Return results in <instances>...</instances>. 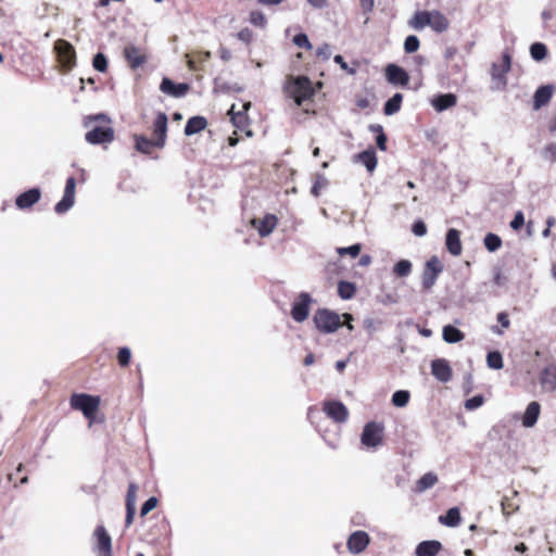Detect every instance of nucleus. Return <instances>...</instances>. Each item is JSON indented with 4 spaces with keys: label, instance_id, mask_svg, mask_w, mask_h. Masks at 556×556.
Masks as SVG:
<instances>
[{
    "label": "nucleus",
    "instance_id": "obj_42",
    "mask_svg": "<svg viewBox=\"0 0 556 556\" xmlns=\"http://www.w3.org/2000/svg\"><path fill=\"white\" fill-rule=\"evenodd\" d=\"M486 364L492 369H502L504 366L503 356L498 351H491L486 355Z\"/></svg>",
    "mask_w": 556,
    "mask_h": 556
},
{
    "label": "nucleus",
    "instance_id": "obj_30",
    "mask_svg": "<svg viewBox=\"0 0 556 556\" xmlns=\"http://www.w3.org/2000/svg\"><path fill=\"white\" fill-rule=\"evenodd\" d=\"M442 338L446 343H458L464 340L465 334L453 325H446L442 330Z\"/></svg>",
    "mask_w": 556,
    "mask_h": 556
},
{
    "label": "nucleus",
    "instance_id": "obj_3",
    "mask_svg": "<svg viewBox=\"0 0 556 556\" xmlns=\"http://www.w3.org/2000/svg\"><path fill=\"white\" fill-rule=\"evenodd\" d=\"M313 323L324 334L333 333L342 326L341 316L329 308H318L313 316Z\"/></svg>",
    "mask_w": 556,
    "mask_h": 556
},
{
    "label": "nucleus",
    "instance_id": "obj_43",
    "mask_svg": "<svg viewBox=\"0 0 556 556\" xmlns=\"http://www.w3.org/2000/svg\"><path fill=\"white\" fill-rule=\"evenodd\" d=\"M92 66L96 71L104 73L108 70V59L104 53L98 52L92 60Z\"/></svg>",
    "mask_w": 556,
    "mask_h": 556
},
{
    "label": "nucleus",
    "instance_id": "obj_52",
    "mask_svg": "<svg viewBox=\"0 0 556 556\" xmlns=\"http://www.w3.org/2000/svg\"><path fill=\"white\" fill-rule=\"evenodd\" d=\"M361 250H362V247L359 243H355V244H352L350 247H346V248H339L337 251L340 255H351L352 257H356L359 255L361 253Z\"/></svg>",
    "mask_w": 556,
    "mask_h": 556
},
{
    "label": "nucleus",
    "instance_id": "obj_10",
    "mask_svg": "<svg viewBox=\"0 0 556 556\" xmlns=\"http://www.w3.org/2000/svg\"><path fill=\"white\" fill-rule=\"evenodd\" d=\"M75 188L76 179L74 177H68L66 179L63 197L54 206L56 214H65L73 207L75 203Z\"/></svg>",
    "mask_w": 556,
    "mask_h": 556
},
{
    "label": "nucleus",
    "instance_id": "obj_60",
    "mask_svg": "<svg viewBox=\"0 0 556 556\" xmlns=\"http://www.w3.org/2000/svg\"><path fill=\"white\" fill-rule=\"evenodd\" d=\"M376 144L381 151L387 150V136H386L384 131L377 135Z\"/></svg>",
    "mask_w": 556,
    "mask_h": 556
},
{
    "label": "nucleus",
    "instance_id": "obj_6",
    "mask_svg": "<svg viewBox=\"0 0 556 556\" xmlns=\"http://www.w3.org/2000/svg\"><path fill=\"white\" fill-rule=\"evenodd\" d=\"M314 302L308 292H301L291 305V317L296 323H303L307 319L311 311V304Z\"/></svg>",
    "mask_w": 556,
    "mask_h": 556
},
{
    "label": "nucleus",
    "instance_id": "obj_23",
    "mask_svg": "<svg viewBox=\"0 0 556 556\" xmlns=\"http://www.w3.org/2000/svg\"><path fill=\"white\" fill-rule=\"evenodd\" d=\"M540 383L545 391L553 392L556 390V365H547L540 375Z\"/></svg>",
    "mask_w": 556,
    "mask_h": 556
},
{
    "label": "nucleus",
    "instance_id": "obj_41",
    "mask_svg": "<svg viewBox=\"0 0 556 556\" xmlns=\"http://www.w3.org/2000/svg\"><path fill=\"white\" fill-rule=\"evenodd\" d=\"M410 399V393L407 390H397L392 394L391 402L395 407H405Z\"/></svg>",
    "mask_w": 556,
    "mask_h": 556
},
{
    "label": "nucleus",
    "instance_id": "obj_36",
    "mask_svg": "<svg viewBox=\"0 0 556 556\" xmlns=\"http://www.w3.org/2000/svg\"><path fill=\"white\" fill-rule=\"evenodd\" d=\"M430 11H417L409 21V26L414 29L420 30L429 26Z\"/></svg>",
    "mask_w": 556,
    "mask_h": 556
},
{
    "label": "nucleus",
    "instance_id": "obj_25",
    "mask_svg": "<svg viewBox=\"0 0 556 556\" xmlns=\"http://www.w3.org/2000/svg\"><path fill=\"white\" fill-rule=\"evenodd\" d=\"M457 102V98L454 93H440L432 98L431 104L438 112H443L454 106Z\"/></svg>",
    "mask_w": 556,
    "mask_h": 556
},
{
    "label": "nucleus",
    "instance_id": "obj_32",
    "mask_svg": "<svg viewBox=\"0 0 556 556\" xmlns=\"http://www.w3.org/2000/svg\"><path fill=\"white\" fill-rule=\"evenodd\" d=\"M460 510L458 507L450 508L445 515L439 517V522L446 527H457L460 523Z\"/></svg>",
    "mask_w": 556,
    "mask_h": 556
},
{
    "label": "nucleus",
    "instance_id": "obj_64",
    "mask_svg": "<svg viewBox=\"0 0 556 556\" xmlns=\"http://www.w3.org/2000/svg\"><path fill=\"white\" fill-rule=\"evenodd\" d=\"M361 7L364 11V13L371 12L374 9L375 0H359Z\"/></svg>",
    "mask_w": 556,
    "mask_h": 556
},
{
    "label": "nucleus",
    "instance_id": "obj_24",
    "mask_svg": "<svg viewBox=\"0 0 556 556\" xmlns=\"http://www.w3.org/2000/svg\"><path fill=\"white\" fill-rule=\"evenodd\" d=\"M442 549V544L437 540L420 542L415 548V556H437Z\"/></svg>",
    "mask_w": 556,
    "mask_h": 556
},
{
    "label": "nucleus",
    "instance_id": "obj_16",
    "mask_svg": "<svg viewBox=\"0 0 556 556\" xmlns=\"http://www.w3.org/2000/svg\"><path fill=\"white\" fill-rule=\"evenodd\" d=\"M278 224V218L274 214H266L261 219H253L252 225L256 228L260 237H268Z\"/></svg>",
    "mask_w": 556,
    "mask_h": 556
},
{
    "label": "nucleus",
    "instance_id": "obj_40",
    "mask_svg": "<svg viewBox=\"0 0 556 556\" xmlns=\"http://www.w3.org/2000/svg\"><path fill=\"white\" fill-rule=\"evenodd\" d=\"M484 247L489 252H495L502 247V239L493 232H489L484 237Z\"/></svg>",
    "mask_w": 556,
    "mask_h": 556
},
{
    "label": "nucleus",
    "instance_id": "obj_15",
    "mask_svg": "<svg viewBox=\"0 0 556 556\" xmlns=\"http://www.w3.org/2000/svg\"><path fill=\"white\" fill-rule=\"evenodd\" d=\"M160 90L174 98L185 97L189 90V85L186 83H174L170 78L164 77L160 85Z\"/></svg>",
    "mask_w": 556,
    "mask_h": 556
},
{
    "label": "nucleus",
    "instance_id": "obj_22",
    "mask_svg": "<svg viewBox=\"0 0 556 556\" xmlns=\"http://www.w3.org/2000/svg\"><path fill=\"white\" fill-rule=\"evenodd\" d=\"M553 91V85L540 86L533 94V110L538 111L542 106L546 105L552 99Z\"/></svg>",
    "mask_w": 556,
    "mask_h": 556
},
{
    "label": "nucleus",
    "instance_id": "obj_29",
    "mask_svg": "<svg viewBox=\"0 0 556 556\" xmlns=\"http://www.w3.org/2000/svg\"><path fill=\"white\" fill-rule=\"evenodd\" d=\"M355 157L366 167L369 173H372L377 167V156L374 148L358 153Z\"/></svg>",
    "mask_w": 556,
    "mask_h": 556
},
{
    "label": "nucleus",
    "instance_id": "obj_38",
    "mask_svg": "<svg viewBox=\"0 0 556 556\" xmlns=\"http://www.w3.org/2000/svg\"><path fill=\"white\" fill-rule=\"evenodd\" d=\"M413 264L408 260H400L395 263L393 266V274L399 278H405L408 277L412 273Z\"/></svg>",
    "mask_w": 556,
    "mask_h": 556
},
{
    "label": "nucleus",
    "instance_id": "obj_62",
    "mask_svg": "<svg viewBox=\"0 0 556 556\" xmlns=\"http://www.w3.org/2000/svg\"><path fill=\"white\" fill-rule=\"evenodd\" d=\"M458 53V50L456 47H447L444 51V59L445 61H452Z\"/></svg>",
    "mask_w": 556,
    "mask_h": 556
},
{
    "label": "nucleus",
    "instance_id": "obj_37",
    "mask_svg": "<svg viewBox=\"0 0 556 556\" xmlns=\"http://www.w3.org/2000/svg\"><path fill=\"white\" fill-rule=\"evenodd\" d=\"M356 293V286L353 282L341 280L338 283V294L342 300H350Z\"/></svg>",
    "mask_w": 556,
    "mask_h": 556
},
{
    "label": "nucleus",
    "instance_id": "obj_19",
    "mask_svg": "<svg viewBox=\"0 0 556 556\" xmlns=\"http://www.w3.org/2000/svg\"><path fill=\"white\" fill-rule=\"evenodd\" d=\"M502 64L498 65L496 63L492 64V78L495 80H501L504 85H506L505 75L510 71L511 67V55L508 51H504L502 54Z\"/></svg>",
    "mask_w": 556,
    "mask_h": 556
},
{
    "label": "nucleus",
    "instance_id": "obj_56",
    "mask_svg": "<svg viewBox=\"0 0 556 556\" xmlns=\"http://www.w3.org/2000/svg\"><path fill=\"white\" fill-rule=\"evenodd\" d=\"M237 37L242 42L249 45L253 39V33L250 28L245 27L237 34Z\"/></svg>",
    "mask_w": 556,
    "mask_h": 556
},
{
    "label": "nucleus",
    "instance_id": "obj_21",
    "mask_svg": "<svg viewBox=\"0 0 556 556\" xmlns=\"http://www.w3.org/2000/svg\"><path fill=\"white\" fill-rule=\"evenodd\" d=\"M445 247L450 254L458 256L462 253L463 247L460 241V232L455 228H450L445 236Z\"/></svg>",
    "mask_w": 556,
    "mask_h": 556
},
{
    "label": "nucleus",
    "instance_id": "obj_4",
    "mask_svg": "<svg viewBox=\"0 0 556 556\" xmlns=\"http://www.w3.org/2000/svg\"><path fill=\"white\" fill-rule=\"evenodd\" d=\"M70 404L73 409L81 412L91 424L99 409L100 397L87 393H74L70 399Z\"/></svg>",
    "mask_w": 556,
    "mask_h": 556
},
{
    "label": "nucleus",
    "instance_id": "obj_7",
    "mask_svg": "<svg viewBox=\"0 0 556 556\" xmlns=\"http://www.w3.org/2000/svg\"><path fill=\"white\" fill-rule=\"evenodd\" d=\"M58 61L61 66L70 71L76 65V52L74 47L64 39H59L54 43Z\"/></svg>",
    "mask_w": 556,
    "mask_h": 556
},
{
    "label": "nucleus",
    "instance_id": "obj_63",
    "mask_svg": "<svg viewBox=\"0 0 556 556\" xmlns=\"http://www.w3.org/2000/svg\"><path fill=\"white\" fill-rule=\"evenodd\" d=\"M135 515H136V508H126V517H125L126 527H129L132 523Z\"/></svg>",
    "mask_w": 556,
    "mask_h": 556
},
{
    "label": "nucleus",
    "instance_id": "obj_48",
    "mask_svg": "<svg viewBox=\"0 0 556 556\" xmlns=\"http://www.w3.org/2000/svg\"><path fill=\"white\" fill-rule=\"evenodd\" d=\"M542 157L548 162H556V142H551L542 149Z\"/></svg>",
    "mask_w": 556,
    "mask_h": 556
},
{
    "label": "nucleus",
    "instance_id": "obj_12",
    "mask_svg": "<svg viewBox=\"0 0 556 556\" xmlns=\"http://www.w3.org/2000/svg\"><path fill=\"white\" fill-rule=\"evenodd\" d=\"M386 78L394 86H406L409 81V75L407 72L403 67L393 63L387 65Z\"/></svg>",
    "mask_w": 556,
    "mask_h": 556
},
{
    "label": "nucleus",
    "instance_id": "obj_33",
    "mask_svg": "<svg viewBox=\"0 0 556 556\" xmlns=\"http://www.w3.org/2000/svg\"><path fill=\"white\" fill-rule=\"evenodd\" d=\"M250 108H251V102H247L243 104V111L235 112V105H232L229 109L228 115L230 116V119L235 127L243 128L245 126L247 116H245L244 112L248 111Z\"/></svg>",
    "mask_w": 556,
    "mask_h": 556
},
{
    "label": "nucleus",
    "instance_id": "obj_55",
    "mask_svg": "<svg viewBox=\"0 0 556 556\" xmlns=\"http://www.w3.org/2000/svg\"><path fill=\"white\" fill-rule=\"evenodd\" d=\"M525 224V215L521 211L516 212L514 218L511 219L509 226L514 230H519Z\"/></svg>",
    "mask_w": 556,
    "mask_h": 556
},
{
    "label": "nucleus",
    "instance_id": "obj_27",
    "mask_svg": "<svg viewBox=\"0 0 556 556\" xmlns=\"http://www.w3.org/2000/svg\"><path fill=\"white\" fill-rule=\"evenodd\" d=\"M429 27L438 34L444 33L450 27V21L440 11H430Z\"/></svg>",
    "mask_w": 556,
    "mask_h": 556
},
{
    "label": "nucleus",
    "instance_id": "obj_39",
    "mask_svg": "<svg viewBox=\"0 0 556 556\" xmlns=\"http://www.w3.org/2000/svg\"><path fill=\"white\" fill-rule=\"evenodd\" d=\"M529 51H530L531 58L536 62L543 61L547 56V52H548L546 45L543 42H540V41L533 42L530 46Z\"/></svg>",
    "mask_w": 556,
    "mask_h": 556
},
{
    "label": "nucleus",
    "instance_id": "obj_61",
    "mask_svg": "<svg viewBox=\"0 0 556 556\" xmlns=\"http://www.w3.org/2000/svg\"><path fill=\"white\" fill-rule=\"evenodd\" d=\"M493 282H494V285H496L498 287H503L507 283V278L502 275L501 270H497L494 274Z\"/></svg>",
    "mask_w": 556,
    "mask_h": 556
},
{
    "label": "nucleus",
    "instance_id": "obj_8",
    "mask_svg": "<svg viewBox=\"0 0 556 556\" xmlns=\"http://www.w3.org/2000/svg\"><path fill=\"white\" fill-rule=\"evenodd\" d=\"M443 271V265L437 256H431L425 265L421 276V286L425 290H430L437 282L438 277Z\"/></svg>",
    "mask_w": 556,
    "mask_h": 556
},
{
    "label": "nucleus",
    "instance_id": "obj_14",
    "mask_svg": "<svg viewBox=\"0 0 556 556\" xmlns=\"http://www.w3.org/2000/svg\"><path fill=\"white\" fill-rule=\"evenodd\" d=\"M431 374L440 382H448L452 379L453 371L448 362L444 358H435L431 362Z\"/></svg>",
    "mask_w": 556,
    "mask_h": 556
},
{
    "label": "nucleus",
    "instance_id": "obj_11",
    "mask_svg": "<svg viewBox=\"0 0 556 556\" xmlns=\"http://www.w3.org/2000/svg\"><path fill=\"white\" fill-rule=\"evenodd\" d=\"M167 115L163 112H159L153 122V134L155 137L156 148L162 149L165 147L167 138Z\"/></svg>",
    "mask_w": 556,
    "mask_h": 556
},
{
    "label": "nucleus",
    "instance_id": "obj_1",
    "mask_svg": "<svg viewBox=\"0 0 556 556\" xmlns=\"http://www.w3.org/2000/svg\"><path fill=\"white\" fill-rule=\"evenodd\" d=\"M83 124L88 129L85 140L89 144H106L114 140V129L110 126L111 118L106 114L88 115Z\"/></svg>",
    "mask_w": 556,
    "mask_h": 556
},
{
    "label": "nucleus",
    "instance_id": "obj_26",
    "mask_svg": "<svg viewBox=\"0 0 556 556\" xmlns=\"http://www.w3.org/2000/svg\"><path fill=\"white\" fill-rule=\"evenodd\" d=\"M541 413V405L539 402H530L522 416V426L526 428H532L538 422Z\"/></svg>",
    "mask_w": 556,
    "mask_h": 556
},
{
    "label": "nucleus",
    "instance_id": "obj_57",
    "mask_svg": "<svg viewBox=\"0 0 556 556\" xmlns=\"http://www.w3.org/2000/svg\"><path fill=\"white\" fill-rule=\"evenodd\" d=\"M316 55L328 60L331 56V48L328 43H324L317 48Z\"/></svg>",
    "mask_w": 556,
    "mask_h": 556
},
{
    "label": "nucleus",
    "instance_id": "obj_28",
    "mask_svg": "<svg viewBox=\"0 0 556 556\" xmlns=\"http://www.w3.org/2000/svg\"><path fill=\"white\" fill-rule=\"evenodd\" d=\"M206 126H207L206 118L203 116L197 115V116L190 117L187 121L184 131H185L186 136H192V135H195V134L202 131L203 129H205Z\"/></svg>",
    "mask_w": 556,
    "mask_h": 556
},
{
    "label": "nucleus",
    "instance_id": "obj_34",
    "mask_svg": "<svg viewBox=\"0 0 556 556\" xmlns=\"http://www.w3.org/2000/svg\"><path fill=\"white\" fill-rule=\"evenodd\" d=\"M437 482L438 476L433 472H427L417 480L415 492L422 493L431 489Z\"/></svg>",
    "mask_w": 556,
    "mask_h": 556
},
{
    "label": "nucleus",
    "instance_id": "obj_45",
    "mask_svg": "<svg viewBox=\"0 0 556 556\" xmlns=\"http://www.w3.org/2000/svg\"><path fill=\"white\" fill-rule=\"evenodd\" d=\"M420 41L417 36L409 35L404 40V51L406 53H414L419 49Z\"/></svg>",
    "mask_w": 556,
    "mask_h": 556
},
{
    "label": "nucleus",
    "instance_id": "obj_51",
    "mask_svg": "<svg viewBox=\"0 0 556 556\" xmlns=\"http://www.w3.org/2000/svg\"><path fill=\"white\" fill-rule=\"evenodd\" d=\"M250 23L257 27H264L266 25V17L261 11H252L250 13Z\"/></svg>",
    "mask_w": 556,
    "mask_h": 556
},
{
    "label": "nucleus",
    "instance_id": "obj_9",
    "mask_svg": "<svg viewBox=\"0 0 556 556\" xmlns=\"http://www.w3.org/2000/svg\"><path fill=\"white\" fill-rule=\"evenodd\" d=\"M323 410L327 417L337 424L346 422L350 415L348 407L341 401L337 400L325 401L323 403Z\"/></svg>",
    "mask_w": 556,
    "mask_h": 556
},
{
    "label": "nucleus",
    "instance_id": "obj_13",
    "mask_svg": "<svg viewBox=\"0 0 556 556\" xmlns=\"http://www.w3.org/2000/svg\"><path fill=\"white\" fill-rule=\"evenodd\" d=\"M97 538L98 556H112V540L103 526H98L94 530Z\"/></svg>",
    "mask_w": 556,
    "mask_h": 556
},
{
    "label": "nucleus",
    "instance_id": "obj_5",
    "mask_svg": "<svg viewBox=\"0 0 556 556\" xmlns=\"http://www.w3.org/2000/svg\"><path fill=\"white\" fill-rule=\"evenodd\" d=\"M384 426L381 422H367L361 434V443L368 450H376L383 443Z\"/></svg>",
    "mask_w": 556,
    "mask_h": 556
},
{
    "label": "nucleus",
    "instance_id": "obj_54",
    "mask_svg": "<svg viewBox=\"0 0 556 556\" xmlns=\"http://www.w3.org/2000/svg\"><path fill=\"white\" fill-rule=\"evenodd\" d=\"M412 231L417 237H424L427 233V226L424 220L417 219L412 226Z\"/></svg>",
    "mask_w": 556,
    "mask_h": 556
},
{
    "label": "nucleus",
    "instance_id": "obj_59",
    "mask_svg": "<svg viewBox=\"0 0 556 556\" xmlns=\"http://www.w3.org/2000/svg\"><path fill=\"white\" fill-rule=\"evenodd\" d=\"M496 319L503 328H508L510 326V320L506 312H500Z\"/></svg>",
    "mask_w": 556,
    "mask_h": 556
},
{
    "label": "nucleus",
    "instance_id": "obj_18",
    "mask_svg": "<svg viewBox=\"0 0 556 556\" xmlns=\"http://www.w3.org/2000/svg\"><path fill=\"white\" fill-rule=\"evenodd\" d=\"M40 189L37 187L30 188L16 197L15 204L20 210H26L36 204L40 200Z\"/></svg>",
    "mask_w": 556,
    "mask_h": 556
},
{
    "label": "nucleus",
    "instance_id": "obj_2",
    "mask_svg": "<svg viewBox=\"0 0 556 556\" xmlns=\"http://www.w3.org/2000/svg\"><path fill=\"white\" fill-rule=\"evenodd\" d=\"M287 94L294 100L298 106L315 94L312 81L307 76H296L289 80L285 86Z\"/></svg>",
    "mask_w": 556,
    "mask_h": 556
},
{
    "label": "nucleus",
    "instance_id": "obj_20",
    "mask_svg": "<svg viewBox=\"0 0 556 556\" xmlns=\"http://www.w3.org/2000/svg\"><path fill=\"white\" fill-rule=\"evenodd\" d=\"M124 58L132 70L139 68L147 61L146 55L134 45H128L124 48Z\"/></svg>",
    "mask_w": 556,
    "mask_h": 556
},
{
    "label": "nucleus",
    "instance_id": "obj_53",
    "mask_svg": "<svg viewBox=\"0 0 556 556\" xmlns=\"http://www.w3.org/2000/svg\"><path fill=\"white\" fill-rule=\"evenodd\" d=\"M157 505V498L155 496L149 497L144 503L142 504L140 508V516L143 517L148 515L152 509H154Z\"/></svg>",
    "mask_w": 556,
    "mask_h": 556
},
{
    "label": "nucleus",
    "instance_id": "obj_58",
    "mask_svg": "<svg viewBox=\"0 0 556 556\" xmlns=\"http://www.w3.org/2000/svg\"><path fill=\"white\" fill-rule=\"evenodd\" d=\"M333 61L334 63L339 64L343 71L350 74H354L355 71L349 67L348 63L344 61V58L341 54L334 55Z\"/></svg>",
    "mask_w": 556,
    "mask_h": 556
},
{
    "label": "nucleus",
    "instance_id": "obj_46",
    "mask_svg": "<svg viewBox=\"0 0 556 556\" xmlns=\"http://www.w3.org/2000/svg\"><path fill=\"white\" fill-rule=\"evenodd\" d=\"M138 486L135 483H129L126 494V508H136Z\"/></svg>",
    "mask_w": 556,
    "mask_h": 556
},
{
    "label": "nucleus",
    "instance_id": "obj_44",
    "mask_svg": "<svg viewBox=\"0 0 556 556\" xmlns=\"http://www.w3.org/2000/svg\"><path fill=\"white\" fill-rule=\"evenodd\" d=\"M216 88L219 91L225 92V93L241 92L243 90V87L240 86L239 84H237V83H227V81H217L216 83Z\"/></svg>",
    "mask_w": 556,
    "mask_h": 556
},
{
    "label": "nucleus",
    "instance_id": "obj_50",
    "mask_svg": "<svg viewBox=\"0 0 556 556\" xmlns=\"http://www.w3.org/2000/svg\"><path fill=\"white\" fill-rule=\"evenodd\" d=\"M293 43L299 47V48H304V49H312L313 46L307 37L306 34L304 33H299L296 34L294 37H293Z\"/></svg>",
    "mask_w": 556,
    "mask_h": 556
},
{
    "label": "nucleus",
    "instance_id": "obj_49",
    "mask_svg": "<svg viewBox=\"0 0 556 556\" xmlns=\"http://www.w3.org/2000/svg\"><path fill=\"white\" fill-rule=\"evenodd\" d=\"M483 402H484L483 395L477 394L470 399H467L465 401L464 406L467 410H475V409L479 408L483 404Z\"/></svg>",
    "mask_w": 556,
    "mask_h": 556
},
{
    "label": "nucleus",
    "instance_id": "obj_17",
    "mask_svg": "<svg viewBox=\"0 0 556 556\" xmlns=\"http://www.w3.org/2000/svg\"><path fill=\"white\" fill-rule=\"evenodd\" d=\"M346 544L352 554H359L368 546L369 535L365 531H355L350 535Z\"/></svg>",
    "mask_w": 556,
    "mask_h": 556
},
{
    "label": "nucleus",
    "instance_id": "obj_31",
    "mask_svg": "<svg viewBox=\"0 0 556 556\" xmlns=\"http://www.w3.org/2000/svg\"><path fill=\"white\" fill-rule=\"evenodd\" d=\"M135 149L142 154H150L156 148L155 139H149L143 135H134Z\"/></svg>",
    "mask_w": 556,
    "mask_h": 556
},
{
    "label": "nucleus",
    "instance_id": "obj_35",
    "mask_svg": "<svg viewBox=\"0 0 556 556\" xmlns=\"http://www.w3.org/2000/svg\"><path fill=\"white\" fill-rule=\"evenodd\" d=\"M403 101V94L400 92L394 93L388 99L383 105V113L388 116L394 115L401 109Z\"/></svg>",
    "mask_w": 556,
    "mask_h": 556
},
{
    "label": "nucleus",
    "instance_id": "obj_47",
    "mask_svg": "<svg viewBox=\"0 0 556 556\" xmlns=\"http://www.w3.org/2000/svg\"><path fill=\"white\" fill-rule=\"evenodd\" d=\"M131 358V351L127 346L119 348L117 353V362L121 367L129 365Z\"/></svg>",
    "mask_w": 556,
    "mask_h": 556
}]
</instances>
